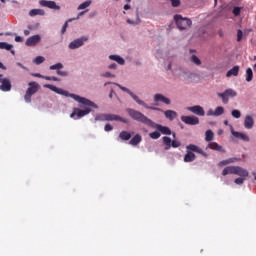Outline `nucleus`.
Here are the masks:
<instances>
[{"instance_id":"f257e3e1","label":"nucleus","mask_w":256,"mask_h":256,"mask_svg":"<svg viewBox=\"0 0 256 256\" xmlns=\"http://www.w3.org/2000/svg\"><path fill=\"white\" fill-rule=\"evenodd\" d=\"M44 87L46 89H50V91H54V93H57L58 95H64L65 97H71L72 99H74V101H77L78 103H80L79 107L83 108L79 109V108H74L73 112L71 113L70 117L72 119H81V117H85V115H89L91 113V108L93 107V109H98L99 106H97V104H95L93 101L85 98V97H81L77 94H70L69 92L58 88L55 85H51V84H45Z\"/></svg>"},{"instance_id":"f03ea898","label":"nucleus","mask_w":256,"mask_h":256,"mask_svg":"<svg viewBox=\"0 0 256 256\" xmlns=\"http://www.w3.org/2000/svg\"><path fill=\"white\" fill-rule=\"evenodd\" d=\"M126 111H127L128 115L131 117V119H134V121H138L139 123H143L144 125H147L148 127L157 129V131H160V133H162V135H171V129L169 127L153 122V120L149 119L143 113H141L135 109H132V108H128Z\"/></svg>"},{"instance_id":"7ed1b4c3","label":"nucleus","mask_w":256,"mask_h":256,"mask_svg":"<svg viewBox=\"0 0 256 256\" xmlns=\"http://www.w3.org/2000/svg\"><path fill=\"white\" fill-rule=\"evenodd\" d=\"M186 154L184 156V162L185 163H193L195 161L196 156L195 153H199L200 155H203V157H207V154L203 149L199 148V146L195 144H189L186 146Z\"/></svg>"},{"instance_id":"20e7f679","label":"nucleus","mask_w":256,"mask_h":256,"mask_svg":"<svg viewBox=\"0 0 256 256\" xmlns=\"http://www.w3.org/2000/svg\"><path fill=\"white\" fill-rule=\"evenodd\" d=\"M116 85L117 87H119V89H121V91L128 93V95H130V97H132V99H134L136 103H138V105H142V107H145V109H149L150 111H163L161 108L147 105L145 101L139 99V96L135 95V93L131 92V90H129L127 87L121 86V84Z\"/></svg>"},{"instance_id":"39448f33","label":"nucleus","mask_w":256,"mask_h":256,"mask_svg":"<svg viewBox=\"0 0 256 256\" xmlns=\"http://www.w3.org/2000/svg\"><path fill=\"white\" fill-rule=\"evenodd\" d=\"M174 21L177 25L179 31H185L193 25V21L189 18H183V16L176 14L174 16Z\"/></svg>"},{"instance_id":"423d86ee","label":"nucleus","mask_w":256,"mask_h":256,"mask_svg":"<svg viewBox=\"0 0 256 256\" xmlns=\"http://www.w3.org/2000/svg\"><path fill=\"white\" fill-rule=\"evenodd\" d=\"M37 91H39V83L30 82L24 95V100L26 101V103H31V97H33V95H35Z\"/></svg>"},{"instance_id":"0eeeda50","label":"nucleus","mask_w":256,"mask_h":256,"mask_svg":"<svg viewBox=\"0 0 256 256\" xmlns=\"http://www.w3.org/2000/svg\"><path fill=\"white\" fill-rule=\"evenodd\" d=\"M217 95L222 99V103L227 105L229 103V97H237V92L233 89H226L223 93H217Z\"/></svg>"},{"instance_id":"6e6552de","label":"nucleus","mask_w":256,"mask_h":256,"mask_svg":"<svg viewBox=\"0 0 256 256\" xmlns=\"http://www.w3.org/2000/svg\"><path fill=\"white\" fill-rule=\"evenodd\" d=\"M39 5H41V7H47L48 9H54V11H61V6L57 5L56 1L40 0Z\"/></svg>"},{"instance_id":"1a4fd4ad","label":"nucleus","mask_w":256,"mask_h":256,"mask_svg":"<svg viewBox=\"0 0 256 256\" xmlns=\"http://www.w3.org/2000/svg\"><path fill=\"white\" fill-rule=\"evenodd\" d=\"M0 83V91H4L5 93L11 91V80L8 78H3V74H0Z\"/></svg>"},{"instance_id":"9d476101","label":"nucleus","mask_w":256,"mask_h":256,"mask_svg":"<svg viewBox=\"0 0 256 256\" xmlns=\"http://www.w3.org/2000/svg\"><path fill=\"white\" fill-rule=\"evenodd\" d=\"M85 41H89V37L83 36L78 38L69 44V49H79V47H83Z\"/></svg>"},{"instance_id":"9b49d317","label":"nucleus","mask_w":256,"mask_h":256,"mask_svg":"<svg viewBox=\"0 0 256 256\" xmlns=\"http://www.w3.org/2000/svg\"><path fill=\"white\" fill-rule=\"evenodd\" d=\"M181 121L186 125H199V118L197 116H181Z\"/></svg>"},{"instance_id":"f8f14e48","label":"nucleus","mask_w":256,"mask_h":256,"mask_svg":"<svg viewBox=\"0 0 256 256\" xmlns=\"http://www.w3.org/2000/svg\"><path fill=\"white\" fill-rule=\"evenodd\" d=\"M104 116L105 121H120L121 123H129L128 119L115 114H104Z\"/></svg>"},{"instance_id":"ddd939ff","label":"nucleus","mask_w":256,"mask_h":256,"mask_svg":"<svg viewBox=\"0 0 256 256\" xmlns=\"http://www.w3.org/2000/svg\"><path fill=\"white\" fill-rule=\"evenodd\" d=\"M187 111H190L191 113H194V115H198L199 117H205V110L200 105L188 107Z\"/></svg>"},{"instance_id":"4468645a","label":"nucleus","mask_w":256,"mask_h":256,"mask_svg":"<svg viewBox=\"0 0 256 256\" xmlns=\"http://www.w3.org/2000/svg\"><path fill=\"white\" fill-rule=\"evenodd\" d=\"M225 113V108L223 106H218L216 109L213 111L212 109L207 111V116L208 117H221Z\"/></svg>"},{"instance_id":"2eb2a0df","label":"nucleus","mask_w":256,"mask_h":256,"mask_svg":"<svg viewBox=\"0 0 256 256\" xmlns=\"http://www.w3.org/2000/svg\"><path fill=\"white\" fill-rule=\"evenodd\" d=\"M39 41H41V36L34 35V36L29 37L26 40V45H27V47H35V45H37L39 43Z\"/></svg>"},{"instance_id":"dca6fc26","label":"nucleus","mask_w":256,"mask_h":256,"mask_svg":"<svg viewBox=\"0 0 256 256\" xmlns=\"http://www.w3.org/2000/svg\"><path fill=\"white\" fill-rule=\"evenodd\" d=\"M155 103H164L165 105H171V99L165 97L163 94H155L154 95Z\"/></svg>"},{"instance_id":"f3484780","label":"nucleus","mask_w":256,"mask_h":256,"mask_svg":"<svg viewBox=\"0 0 256 256\" xmlns=\"http://www.w3.org/2000/svg\"><path fill=\"white\" fill-rule=\"evenodd\" d=\"M231 133L233 137H236L237 139H241L242 141L249 142V136L245 133L237 132L233 129V126H231Z\"/></svg>"},{"instance_id":"a211bd4d","label":"nucleus","mask_w":256,"mask_h":256,"mask_svg":"<svg viewBox=\"0 0 256 256\" xmlns=\"http://www.w3.org/2000/svg\"><path fill=\"white\" fill-rule=\"evenodd\" d=\"M254 125H255V120H253V117L247 115L244 119L245 129H253Z\"/></svg>"},{"instance_id":"6ab92c4d","label":"nucleus","mask_w":256,"mask_h":256,"mask_svg":"<svg viewBox=\"0 0 256 256\" xmlns=\"http://www.w3.org/2000/svg\"><path fill=\"white\" fill-rule=\"evenodd\" d=\"M141 141H143V137L141 136V134H136L129 141V145H132V147H137V145H139V143H141Z\"/></svg>"},{"instance_id":"aec40b11","label":"nucleus","mask_w":256,"mask_h":256,"mask_svg":"<svg viewBox=\"0 0 256 256\" xmlns=\"http://www.w3.org/2000/svg\"><path fill=\"white\" fill-rule=\"evenodd\" d=\"M234 175H239V177H249V172L240 166H236Z\"/></svg>"},{"instance_id":"412c9836","label":"nucleus","mask_w":256,"mask_h":256,"mask_svg":"<svg viewBox=\"0 0 256 256\" xmlns=\"http://www.w3.org/2000/svg\"><path fill=\"white\" fill-rule=\"evenodd\" d=\"M236 166H228L223 169L222 175L225 177L226 175H235Z\"/></svg>"},{"instance_id":"4be33fe9","label":"nucleus","mask_w":256,"mask_h":256,"mask_svg":"<svg viewBox=\"0 0 256 256\" xmlns=\"http://www.w3.org/2000/svg\"><path fill=\"white\" fill-rule=\"evenodd\" d=\"M164 115H165L166 119H169V121H173L177 117V112H175L173 110H166V111H164Z\"/></svg>"},{"instance_id":"5701e85b","label":"nucleus","mask_w":256,"mask_h":256,"mask_svg":"<svg viewBox=\"0 0 256 256\" xmlns=\"http://www.w3.org/2000/svg\"><path fill=\"white\" fill-rule=\"evenodd\" d=\"M237 75H239V66H234L226 73V77H237Z\"/></svg>"},{"instance_id":"b1692460","label":"nucleus","mask_w":256,"mask_h":256,"mask_svg":"<svg viewBox=\"0 0 256 256\" xmlns=\"http://www.w3.org/2000/svg\"><path fill=\"white\" fill-rule=\"evenodd\" d=\"M131 132L129 131H122L119 134V139H121V141H129V139H131Z\"/></svg>"},{"instance_id":"393cba45","label":"nucleus","mask_w":256,"mask_h":256,"mask_svg":"<svg viewBox=\"0 0 256 256\" xmlns=\"http://www.w3.org/2000/svg\"><path fill=\"white\" fill-rule=\"evenodd\" d=\"M208 147H209V149H212L213 151H222V152L224 151L223 147L221 145L217 144V142H210L208 144Z\"/></svg>"},{"instance_id":"a878e982","label":"nucleus","mask_w":256,"mask_h":256,"mask_svg":"<svg viewBox=\"0 0 256 256\" xmlns=\"http://www.w3.org/2000/svg\"><path fill=\"white\" fill-rule=\"evenodd\" d=\"M30 17H35L36 15H45V10L43 9H32L29 12Z\"/></svg>"},{"instance_id":"bb28decb","label":"nucleus","mask_w":256,"mask_h":256,"mask_svg":"<svg viewBox=\"0 0 256 256\" xmlns=\"http://www.w3.org/2000/svg\"><path fill=\"white\" fill-rule=\"evenodd\" d=\"M109 59H111V61H117L119 65H125V60L118 55H110Z\"/></svg>"},{"instance_id":"cd10ccee","label":"nucleus","mask_w":256,"mask_h":256,"mask_svg":"<svg viewBox=\"0 0 256 256\" xmlns=\"http://www.w3.org/2000/svg\"><path fill=\"white\" fill-rule=\"evenodd\" d=\"M162 139H163L164 145L166 146L165 147L166 151L171 149V145H172L173 141L167 136H164Z\"/></svg>"},{"instance_id":"c85d7f7f","label":"nucleus","mask_w":256,"mask_h":256,"mask_svg":"<svg viewBox=\"0 0 256 256\" xmlns=\"http://www.w3.org/2000/svg\"><path fill=\"white\" fill-rule=\"evenodd\" d=\"M230 163H235V158H229L227 160L220 161L218 163V167H225V165H229Z\"/></svg>"},{"instance_id":"c756f323","label":"nucleus","mask_w":256,"mask_h":256,"mask_svg":"<svg viewBox=\"0 0 256 256\" xmlns=\"http://www.w3.org/2000/svg\"><path fill=\"white\" fill-rule=\"evenodd\" d=\"M190 61H191V63H193L194 65H197L198 67L201 66V64H202L201 59H199V57H197V55H192L190 57Z\"/></svg>"},{"instance_id":"7c9ffc66","label":"nucleus","mask_w":256,"mask_h":256,"mask_svg":"<svg viewBox=\"0 0 256 256\" xmlns=\"http://www.w3.org/2000/svg\"><path fill=\"white\" fill-rule=\"evenodd\" d=\"M213 137H215L213 130H207L205 133V141L210 142L213 139Z\"/></svg>"},{"instance_id":"2f4dec72","label":"nucleus","mask_w":256,"mask_h":256,"mask_svg":"<svg viewBox=\"0 0 256 256\" xmlns=\"http://www.w3.org/2000/svg\"><path fill=\"white\" fill-rule=\"evenodd\" d=\"M246 81L250 83V81H253V70L251 68H247L246 70Z\"/></svg>"},{"instance_id":"473e14b6","label":"nucleus","mask_w":256,"mask_h":256,"mask_svg":"<svg viewBox=\"0 0 256 256\" xmlns=\"http://www.w3.org/2000/svg\"><path fill=\"white\" fill-rule=\"evenodd\" d=\"M91 0H88V1H85V2H83L82 4H80L79 6H78V11H81V10H83V9H87V7H90L91 6Z\"/></svg>"},{"instance_id":"72a5a7b5","label":"nucleus","mask_w":256,"mask_h":256,"mask_svg":"<svg viewBox=\"0 0 256 256\" xmlns=\"http://www.w3.org/2000/svg\"><path fill=\"white\" fill-rule=\"evenodd\" d=\"M0 49H6V51H11V49H13V45L7 42H0Z\"/></svg>"},{"instance_id":"f704fd0d","label":"nucleus","mask_w":256,"mask_h":256,"mask_svg":"<svg viewBox=\"0 0 256 256\" xmlns=\"http://www.w3.org/2000/svg\"><path fill=\"white\" fill-rule=\"evenodd\" d=\"M60 69H63V64L62 63H57L54 65L50 66V71H59Z\"/></svg>"},{"instance_id":"c9c22d12","label":"nucleus","mask_w":256,"mask_h":256,"mask_svg":"<svg viewBox=\"0 0 256 256\" xmlns=\"http://www.w3.org/2000/svg\"><path fill=\"white\" fill-rule=\"evenodd\" d=\"M34 63H35V65H41V63H45V57H43V56H37V57L34 59Z\"/></svg>"},{"instance_id":"e433bc0d","label":"nucleus","mask_w":256,"mask_h":256,"mask_svg":"<svg viewBox=\"0 0 256 256\" xmlns=\"http://www.w3.org/2000/svg\"><path fill=\"white\" fill-rule=\"evenodd\" d=\"M136 21H132L131 19L127 20V23H129L130 25H139L141 23V19H139V13L136 14Z\"/></svg>"},{"instance_id":"4c0bfd02","label":"nucleus","mask_w":256,"mask_h":256,"mask_svg":"<svg viewBox=\"0 0 256 256\" xmlns=\"http://www.w3.org/2000/svg\"><path fill=\"white\" fill-rule=\"evenodd\" d=\"M231 115H232V117H234V119H240L241 118V111L232 110Z\"/></svg>"},{"instance_id":"58836bf2","label":"nucleus","mask_w":256,"mask_h":256,"mask_svg":"<svg viewBox=\"0 0 256 256\" xmlns=\"http://www.w3.org/2000/svg\"><path fill=\"white\" fill-rule=\"evenodd\" d=\"M149 137H150L151 139H159V137H161V133H159V132H157V131L151 132V133L149 134Z\"/></svg>"},{"instance_id":"ea45409f","label":"nucleus","mask_w":256,"mask_h":256,"mask_svg":"<svg viewBox=\"0 0 256 256\" xmlns=\"http://www.w3.org/2000/svg\"><path fill=\"white\" fill-rule=\"evenodd\" d=\"M233 14L235 17H239V15H241V7H234Z\"/></svg>"},{"instance_id":"a19ab883","label":"nucleus","mask_w":256,"mask_h":256,"mask_svg":"<svg viewBox=\"0 0 256 256\" xmlns=\"http://www.w3.org/2000/svg\"><path fill=\"white\" fill-rule=\"evenodd\" d=\"M171 147H173L174 149H177V147H181V142H179L177 140H173Z\"/></svg>"},{"instance_id":"79ce46f5","label":"nucleus","mask_w":256,"mask_h":256,"mask_svg":"<svg viewBox=\"0 0 256 256\" xmlns=\"http://www.w3.org/2000/svg\"><path fill=\"white\" fill-rule=\"evenodd\" d=\"M245 182V178H236L234 183H236V185H243V183Z\"/></svg>"},{"instance_id":"37998d69","label":"nucleus","mask_w":256,"mask_h":256,"mask_svg":"<svg viewBox=\"0 0 256 256\" xmlns=\"http://www.w3.org/2000/svg\"><path fill=\"white\" fill-rule=\"evenodd\" d=\"M243 39V31L242 30H238L237 31V41L238 43Z\"/></svg>"},{"instance_id":"c03bdc74","label":"nucleus","mask_w":256,"mask_h":256,"mask_svg":"<svg viewBox=\"0 0 256 256\" xmlns=\"http://www.w3.org/2000/svg\"><path fill=\"white\" fill-rule=\"evenodd\" d=\"M44 79L46 81H59V78H57L55 76H46V77H44Z\"/></svg>"},{"instance_id":"a18cd8bd","label":"nucleus","mask_w":256,"mask_h":256,"mask_svg":"<svg viewBox=\"0 0 256 256\" xmlns=\"http://www.w3.org/2000/svg\"><path fill=\"white\" fill-rule=\"evenodd\" d=\"M172 3V7H179L181 5V0H170Z\"/></svg>"},{"instance_id":"49530a36","label":"nucleus","mask_w":256,"mask_h":256,"mask_svg":"<svg viewBox=\"0 0 256 256\" xmlns=\"http://www.w3.org/2000/svg\"><path fill=\"white\" fill-rule=\"evenodd\" d=\"M67 27H69V21H66L62 27L61 34L64 35L65 31H67Z\"/></svg>"},{"instance_id":"de8ad7c7","label":"nucleus","mask_w":256,"mask_h":256,"mask_svg":"<svg viewBox=\"0 0 256 256\" xmlns=\"http://www.w3.org/2000/svg\"><path fill=\"white\" fill-rule=\"evenodd\" d=\"M95 121H105V114L96 116Z\"/></svg>"},{"instance_id":"09e8293b","label":"nucleus","mask_w":256,"mask_h":256,"mask_svg":"<svg viewBox=\"0 0 256 256\" xmlns=\"http://www.w3.org/2000/svg\"><path fill=\"white\" fill-rule=\"evenodd\" d=\"M57 75H60V77H67V72L61 71V70H57Z\"/></svg>"},{"instance_id":"8fccbe9b","label":"nucleus","mask_w":256,"mask_h":256,"mask_svg":"<svg viewBox=\"0 0 256 256\" xmlns=\"http://www.w3.org/2000/svg\"><path fill=\"white\" fill-rule=\"evenodd\" d=\"M113 129V126H111V124H106L104 127V131L109 132Z\"/></svg>"},{"instance_id":"3c124183","label":"nucleus","mask_w":256,"mask_h":256,"mask_svg":"<svg viewBox=\"0 0 256 256\" xmlns=\"http://www.w3.org/2000/svg\"><path fill=\"white\" fill-rule=\"evenodd\" d=\"M101 77H115V75L111 74L110 72H105L101 74Z\"/></svg>"},{"instance_id":"603ef678","label":"nucleus","mask_w":256,"mask_h":256,"mask_svg":"<svg viewBox=\"0 0 256 256\" xmlns=\"http://www.w3.org/2000/svg\"><path fill=\"white\" fill-rule=\"evenodd\" d=\"M32 77H38V78H40V79H45L44 77H47V76H43V75H41V74H39V73H33V74H32Z\"/></svg>"},{"instance_id":"864d4df0","label":"nucleus","mask_w":256,"mask_h":256,"mask_svg":"<svg viewBox=\"0 0 256 256\" xmlns=\"http://www.w3.org/2000/svg\"><path fill=\"white\" fill-rule=\"evenodd\" d=\"M15 41L16 43H23V38L21 36H16Z\"/></svg>"},{"instance_id":"5fc2aeb1","label":"nucleus","mask_w":256,"mask_h":256,"mask_svg":"<svg viewBox=\"0 0 256 256\" xmlns=\"http://www.w3.org/2000/svg\"><path fill=\"white\" fill-rule=\"evenodd\" d=\"M108 69H117V64L113 63L108 66Z\"/></svg>"},{"instance_id":"6e6d98bb","label":"nucleus","mask_w":256,"mask_h":256,"mask_svg":"<svg viewBox=\"0 0 256 256\" xmlns=\"http://www.w3.org/2000/svg\"><path fill=\"white\" fill-rule=\"evenodd\" d=\"M129 9H131V5L125 4V5H124V10H125V11H129Z\"/></svg>"},{"instance_id":"4d7b16f0","label":"nucleus","mask_w":256,"mask_h":256,"mask_svg":"<svg viewBox=\"0 0 256 256\" xmlns=\"http://www.w3.org/2000/svg\"><path fill=\"white\" fill-rule=\"evenodd\" d=\"M85 12H87V10H86V11H82V12H80V13L78 14L77 19H79V17L83 16V14H84Z\"/></svg>"},{"instance_id":"13d9d810","label":"nucleus","mask_w":256,"mask_h":256,"mask_svg":"<svg viewBox=\"0 0 256 256\" xmlns=\"http://www.w3.org/2000/svg\"><path fill=\"white\" fill-rule=\"evenodd\" d=\"M0 69H7V68L5 67V65H3V64L0 62Z\"/></svg>"},{"instance_id":"bf43d9fd","label":"nucleus","mask_w":256,"mask_h":256,"mask_svg":"<svg viewBox=\"0 0 256 256\" xmlns=\"http://www.w3.org/2000/svg\"><path fill=\"white\" fill-rule=\"evenodd\" d=\"M17 65L19 66V67H21L22 69H25V66H23V64H21V63H17Z\"/></svg>"},{"instance_id":"052dcab7","label":"nucleus","mask_w":256,"mask_h":256,"mask_svg":"<svg viewBox=\"0 0 256 256\" xmlns=\"http://www.w3.org/2000/svg\"><path fill=\"white\" fill-rule=\"evenodd\" d=\"M29 33H30L29 30H24V35L27 36V35H29Z\"/></svg>"},{"instance_id":"680f3d73","label":"nucleus","mask_w":256,"mask_h":256,"mask_svg":"<svg viewBox=\"0 0 256 256\" xmlns=\"http://www.w3.org/2000/svg\"><path fill=\"white\" fill-rule=\"evenodd\" d=\"M218 135H223V130H219Z\"/></svg>"},{"instance_id":"e2e57ef3","label":"nucleus","mask_w":256,"mask_h":256,"mask_svg":"<svg viewBox=\"0 0 256 256\" xmlns=\"http://www.w3.org/2000/svg\"><path fill=\"white\" fill-rule=\"evenodd\" d=\"M110 99H113V92L109 94Z\"/></svg>"},{"instance_id":"0e129e2a","label":"nucleus","mask_w":256,"mask_h":256,"mask_svg":"<svg viewBox=\"0 0 256 256\" xmlns=\"http://www.w3.org/2000/svg\"><path fill=\"white\" fill-rule=\"evenodd\" d=\"M224 125H229V121H224Z\"/></svg>"},{"instance_id":"69168bd1","label":"nucleus","mask_w":256,"mask_h":256,"mask_svg":"<svg viewBox=\"0 0 256 256\" xmlns=\"http://www.w3.org/2000/svg\"><path fill=\"white\" fill-rule=\"evenodd\" d=\"M168 70L171 71V64H168Z\"/></svg>"},{"instance_id":"338daca9","label":"nucleus","mask_w":256,"mask_h":256,"mask_svg":"<svg viewBox=\"0 0 256 256\" xmlns=\"http://www.w3.org/2000/svg\"><path fill=\"white\" fill-rule=\"evenodd\" d=\"M1 1V3H5V0H0Z\"/></svg>"},{"instance_id":"774afa93","label":"nucleus","mask_w":256,"mask_h":256,"mask_svg":"<svg viewBox=\"0 0 256 256\" xmlns=\"http://www.w3.org/2000/svg\"><path fill=\"white\" fill-rule=\"evenodd\" d=\"M172 135H173L174 138L176 137V134H175V133H173Z\"/></svg>"}]
</instances>
